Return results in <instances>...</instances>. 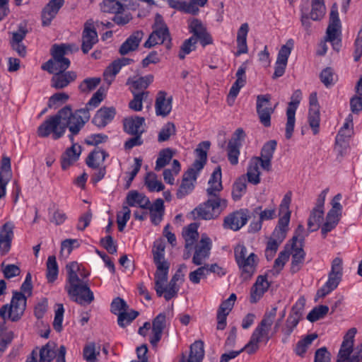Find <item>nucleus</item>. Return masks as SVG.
<instances>
[{
	"mask_svg": "<svg viewBox=\"0 0 362 362\" xmlns=\"http://www.w3.org/2000/svg\"><path fill=\"white\" fill-rule=\"evenodd\" d=\"M89 119L90 114L88 110L79 109L73 112L71 107L66 105L38 127L37 135L40 137H47L52 134V138L54 140L61 138L66 128H69L71 132L69 138L72 142V146L68 148L61 156V165L63 170L68 169L78 160L81 146L74 143V136L79 133Z\"/></svg>",
	"mask_w": 362,
	"mask_h": 362,
	"instance_id": "1",
	"label": "nucleus"
},
{
	"mask_svg": "<svg viewBox=\"0 0 362 362\" xmlns=\"http://www.w3.org/2000/svg\"><path fill=\"white\" fill-rule=\"evenodd\" d=\"M226 207V199L221 198L218 195H211L192 213L195 218L211 220L217 218Z\"/></svg>",
	"mask_w": 362,
	"mask_h": 362,
	"instance_id": "2",
	"label": "nucleus"
},
{
	"mask_svg": "<svg viewBox=\"0 0 362 362\" xmlns=\"http://www.w3.org/2000/svg\"><path fill=\"white\" fill-rule=\"evenodd\" d=\"M276 310L277 308L274 307L269 312L266 313L260 323L252 332L247 345V347L251 348L250 352L259 349V342L265 341V343H267L269 340L270 337L269 336V333L276 315Z\"/></svg>",
	"mask_w": 362,
	"mask_h": 362,
	"instance_id": "3",
	"label": "nucleus"
},
{
	"mask_svg": "<svg viewBox=\"0 0 362 362\" xmlns=\"http://www.w3.org/2000/svg\"><path fill=\"white\" fill-rule=\"evenodd\" d=\"M291 202V193H286L279 206V216L278 224L275 227L271 238L282 243L286 237L288 231V224L290 222L291 211L289 206Z\"/></svg>",
	"mask_w": 362,
	"mask_h": 362,
	"instance_id": "4",
	"label": "nucleus"
},
{
	"mask_svg": "<svg viewBox=\"0 0 362 362\" xmlns=\"http://www.w3.org/2000/svg\"><path fill=\"white\" fill-rule=\"evenodd\" d=\"M65 289L71 299L81 305H89L94 300L93 292L87 281L82 279L66 285Z\"/></svg>",
	"mask_w": 362,
	"mask_h": 362,
	"instance_id": "5",
	"label": "nucleus"
},
{
	"mask_svg": "<svg viewBox=\"0 0 362 362\" xmlns=\"http://www.w3.org/2000/svg\"><path fill=\"white\" fill-rule=\"evenodd\" d=\"M26 307V297L22 292L13 293L11 304L1 307V318L13 322L18 321L23 315Z\"/></svg>",
	"mask_w": 362,
	"mask_h": 362,
	"instance_id": "6",
	"label": "nucleus"
},
{
	"mask_svg": "<svg viewBox=\"0 0 362 362\" xmlns=\"http://www.w3.org/2000/svg\"><path fill=\"white\" fill-rule=\"evenodd\" d=\"M342 260L336 257L332 262L331 271L328 275V280L325 284L317 290L316 296L318 298H324L338 286L342 277Z\"/></svg>",
	"mask_w": 362,
	"mask_h": 362,
	"instance_id": "7",
	"label": "nucleus"
},
{
	"mask_svg": "<svg viewBox=\"0 0 362 362\" xmlns=\"http://www.w3.org/2000/svg\"><path fill=\"white\" fill-rule=\"evenodd\" d=\"M153 32L145 42L144 46L151 48L158 44H165L166 48L170 49L172 47L169 30L163 21L156 20L153 27Z\"/></svg>",
	"mask_w": 362,
	"mask_h": 362,
	"instance_id": "8",
	"label": "nucleus"
},
{
	"mask_svg": "<svg viewBox=\"0 0 362 362\" xmlns=\"http://www.w3.org/2000/svg\"><path fill=\"white\" fill-rule=\"evenodd\" d=\"M245 137V133L244 130L242 128H238L235 131L232 138L228 141L227 146V156L231 165H234L238 163L240 148Z\"/></svg>",
	"mask_w": 362,
	"mask_h": 362,
	"instance_id": "9",
	"label": "nucleus"
},
{
	"mask_svg": "<svg viewBox=\"0 0 362 362\" xmlns=\"http://www.w3.org/2000/svg\"><path fill=\"white\" fill-rule=\"evenodd\" d=\"M271 96L269 94L259 95L257 97V113L260 122L266 127L271 126V115L274 107L270 106Z\"/></svg>",
	"mask_w": 362,
	"mask_h": 362,
	"instance_id": "10",
	"label": "nucleus"
},
{
	"mask_svg": "<svg viewBox=\"0 0 362 362\" xmlns=\"http://www.w3.org/2000/svg\"><path fill=\"white\" fill-rule=\"evenodd\" d=\"M301 99V91L296 90L291 96V101L286 110L287 122L286 124V138L290 139L292 136L295 126V115L296 109Z\"/></svg>",
	"mask_w": 362,
	"mask_h": 362,
	"instance_id": "11",
	"label": "nucleus"
},
{
	"mask_svg": "<svg viewBox=\"0 0 362 362\" xmlns=\"http://www.w3.org/2000/svg\"><path fill=\"white\" fill-rule=\"evenodd\" d=\"M249 218V211L247 209H240L226 216L223 226L224 228L237 231L247 223Z\"/></svg>",
	"mask_w": 362,
	"mask_h": 362,
	"instance_id": "12",
	"label": "nucleus"
},
{
	"mask_svg": "<svg viewBox=\"0 0 362 362\" xmlns=\"http://www.w3.org/2000/svg\"><path fill=\"white\" fill-rule=\"evenodd\" d=\"M341 22L339 18L338 7L336 4L331 8L329 23L327 29V40L332 42L333 45H339L338 36L340 34Z\"/></svg>",
	"mask_w": 362,
	"mask_h": 362,
	"instance_id": "13",
	"label": "nucleus"
},
{
	"mask_svg": "<svg viewBox=\"0 0 362 362\" xmlns=\"http://www.w3.org/2000/svg\"><path fill=\"white\" fill-rule=\"evenodd\" d=\"M189 33L192 34L191 38L194 39L196 43L199 41L202 47H206L213 43L211 35L207 32L206 28L199 20H193L189 26Z\"/></svg>",
	"mask_w": 362,
	"mask_h": 362,
	"instance_id": "14",
	"label": "nucleus"
},
{
	"mask_svg": "<svg viewBox=\"0 0 362 362\" xmlns=\"http://www.w3.org/2000/svg\"><path fill=\"white\" fill-rule=\"evenodd\" d=\"M81 50L87 54L98 41V33L93 25V21L88 20L85 23L82 33Z\"/></svg>",
	"mask_w": 362,
	"mask_h": 362,
	"instance_id": "15",
	"label": "nucleus"
},
{
	"mask_svg": "<svg viewBox=\"0 0 362 362\" xmlns=\"http://www.w3.org/2000/svg\"><path fill=\"white\" fill-rule=\"evenodd\" d=\"M211 249V240L206 235H202L201 240L194 247V254L192 257V262L200 266L204 261L209 258Z\"/></svg>",
	"mask_w": 362,
	"mask_h": 362,
	"instance_id": "16",
	"label": "nucleus"
},
{
	"mask_svg": "<svg viewBox=\"0 0 362 362\" xmlns=\"http://www.w3.org/2000/svg\"><path fill=\"white\" fill-rule=\"evenodd\" d=\"M277 143L275 140L266 142L261 149L260 156H255L252 158H258L262 170L269 172L272 170V160L276 148Z\"/></svg>",
	"mask_w": 362,
	"mask_h": 362,
	"instance_id": "17",
	"label": "nucleus"
},
{
	"mask_svg": "<svg viewBox=\"0 0 362 362\" xmlns=\"http://www.w3.org/2000/svg\"><path fill=\"white\" fill-rule=\"evenodd\" d=\"M198 174L194 168H189L183 174L182 183L176 192L177 199H181L193 191Z\"/></svg>",
	"mask_w": 362,
	"mask_h": 362,
	"instance_id": "18",
	"label": "nucleus"
},
{
	"mask_svg": "<svg viewBox=\"0 0 362 362\" xmlns=\"http://www.w3.org/2000/svg\"><path fill=\"white\" fill-rule=\"evenodd\" d=\"M246 62H244L240 66L235 74L236 81L232 85L228 95V103L229 105H233L235 99L238 95L240 89L246 84Z\"/></svg>",
	"mask_w": 362,
	"mask_h": 362,
	"instance_id": "19",
	"label": "nucleus"
},
{
	"mask_svg": "<svg viewBox=\"0 0 362 362\" xmlns=\"http://www.w3.org/2000/svg\"><path fill=\"white\" fill-rule=\"evenodd\" d=\"M64 0H50L44 7L41 14L42 26H48L64 5Z\"/></svg>",
	"mask_w": 362,
	"mask_h": 362,
	"instance_id": "20",
	"label": "nucleus"
},
{
	"mask_svg": "<svg viewBox=\"0 0 362 362\" xmlns=\"http://www.w3.org/2000/svg\"><path fill=\"white\" fill-rule=\"evenodd\" d=\"M51 86L55 89H62L74 82L76 78V72L68 71L66 72H57L52 74Z\"/></svg>",
	"mask_w": 362,
	"mask_h": 362,
	"instance_id": "21",
	"label": "nucleus"
},
{
	"mask_svg": "<svg viewBox=\"0 0 362 362\" xmlns=\"http://www.w3.org/2000/svg\"><path fill=\"white\" fill-rule=\"evenodd\" d=\"M166 325V315L162 313L158 314L152 322V335L149 341L153 346H156L160 340Z\"/></svg>",
	"mask_w": 362,
	"mask_h": 362,
	"instance_id": "22",
	"label": "nucleus"
},
{
	"mask_svg": "<svg viewBox=\"0 0 362 362\" xmlns=\"http://www.w3.org/2000/svg\"><path fill=\"white\" fill-rule=\"evenodd\" d=\"M211 146V142L209 141H202L199 144L195 149L197 158L194 161L192 166L190 168H194L197 173L203 169L207 161V151Z\"/></svg>",
	"mask_w": 362,
	"mask_h": 362,
	"instance_id": "23",
	"label": "nucleus"
},
{
	"mask_svg": "<svg viewBox=\"0 0 362 362\" xmlns=\"http://www.w3.org/2000/svg\"><path fill=\"white\" fill-rule=\"evenodd\" d=\"M145 124V119L143 117H130L123 121L124 130L129 134H142L145 130L143 126Z\"/></svg>",
	"mask_w": 362,
	"mask_h": 362,
	"instance_id": "24",
	"label": "nucleus"
},
{
	"mask_svg": "<svg viewBox=\"0 0 362 362\" xmlns=\"http://www.w3.org/2000/svg\"><path fill=\"white\" fill-rule=\"evenodd\" d=\"M115 115L116 110L115 107H103L97 111L92 122L98 127H105L114 119Z\"/></svg>",
	"mask_w": 362,
	"mask_h": 362,
	"instance_id": "25",
	"label": "nucleus"
},
{
	"mask_svg": "<svg viewBox=\"0 0 362 362\" xmlns=\"http://www.w3.org/2000/svg\"><path fill=\"white\" fill-rule=\"evenodd\" d=\"M14 228L15 225L11 221H7L1 226V256L7 254L11 250L14 237Z\"/></svg>",
	"mask_w": 362,
	"mask_h": 362,
	"instance_id": "26",
	"label": "nucleus"
},
{
	"mask_svg": "<svg viewBox=\"0 0 362 362\" xmlns=\"http://www.w3.org/2000/svg\"><path fill=\"white\" fill-rule=\"evenodd\" d=\"M27 33L26 30L21 27L16 32L12 33V37L10 40V45L12 49L22 57L26 55V47L23 45V40L25 39Z\"/></svg>",
	"mask_w": 362,
	"mask_h": 362,
	"instance_id": "27",
	"label": "nucleus"
},
{
	"mask_svg": "<svg viewBox=\"0 0 362 362\" xmlns=\"http://www.w3.org/2000/svg\"><path fill=\"white\" fill-rule=\"evenodd\" d=\"M144 36L141 30L134 32L120 46L119 52L121 55H125L130 52L136 50Z\"/></svg>",
	"mask_w": 362,
	"mask_h": 362,
	"instance_id": "28",
	"label": "nucleus"
},
{
	"mask_svg": "<svg viewBox=\"0 0 362 362\" xmlns=\"http://www.w3.org/2000/svg\"><path fill=\"white\" fill-rule=\"evenodd\" d=\"M269 285L266 276H259L251 288L250 303H257L267 291Z\"/></svg>",
	"mask_w": 362,
	"mask_h": 362,
	"instance_id": "29",
	"label": "nucleus"
},
{
	"mask_svg": "<svg viewBox=\"0 0 362 362\" xmlns=\"http://www.w3.org/2000/svg\"><path fill=\"white\" fill-rule=\"evenodd\" d=\"M70 60L68 58H52L42 64V69L48 71L49 74L66 72V69L70 66Z\"/></svg>",
	"mask_w": 362,
	"mask_h": 362,
	"instance_id": "30",
	"label": "nucleus"
},
{
	"mask_svg": "<svg viewBox=\"0 0 362 362\" xmlns=\"http://www.w3.org/2000/svg\"><path fill=\"white\" fill-rule=\"evenodd\" d=\"M155 108L158 116H168L172 110V98L166 99V93L159 91L156 100Z\"/></svg>",
	"mask_w": 362,
	"mask_h": 362,
	"instance_id": "31",
	"label": "nucleus"
},
{
	"mask_svg": "<svg viewBox=\"0 0 362 362\" xmlns=\"http://www.w3.org/2000/svg\"><path fill=\"white\" fill-rule=\"evenodd\" d=\"M126 201L129 206H139L146 209L149 207L150 200L143 193H140L136 190H131L128 192Z\"/></svg>",
	"mask_w": 362,
	"mask_h": 362,
	"instance_id": "32",
	"label": "nucleus"
},
{
	"mask_svg": "<svg viewBox=\"0 0 362 362\" xmlns=\"http://www.w3.org/2000/svg\"><path fill=\"white\" fill-rule=\"evenodd\" d=\"M153 76L148 74L145 76L134 77L127 80V84L131 85V92L135 91V93H141L145 91L148 86L153 82Z\"/></svg>",
	"mask_w": 362,
	"mask_h": 362,
	"instance_id": "33",
	"label": "nucleus"
},
{
	"mask_svg": "<svg viewBox=\"0 0 362 362\" xmlns=\"http://www.w3.org/2000/svg\"><path fill=\"white\" fill-rule=\"evenodd\" d=\"M209 187L206 189L207 196L218 195V193L223 189L221 182V168H216L211 175L208 182Z\"/></svg>",
	"mask_w": 362,
	"mask_h": 362,
	"instance_id": "34",
	"label": "nucleus"
},
{
	"mask_svg": "<svg viewBox=\"0 0 362 362\" xmlns=\"http://www.w3.org/2000/svg\"><path fill=\"white\" fill-rule=\"evenodd\" d=\"M249 31V25L247 23H243L238 30L237 34V46L238 50L235 53L236 56L242 54H246L248 52L247 45V36Z\"/></svg>",
	"mask_w": 362,
	"mask_h": 362,
	"instance_id": "35",
	"label": "nucleus"
},
{
	"mask_svg": "<svg viewBox=\"0 0 362 362\" xmlns=\"http://www.w3.org/2000/svg\"><path fill=\"white\" fill-rule=\"evenodd\" d=\"M13 177L11 159L8 156L1 158V198L6 195V185Z\"/></svg>",
	"mask_w": 362,
	"mask_h": 362,
	"instance_id": "36",
	"label": "nucleus"
},
{
	"mask_svg": "<svg viewBox=\"0 0 362 362\" xmlns=\"http://www.w3.org/2000/svg\"><path fill=\"white\" fill-rule=\"evenodd\" d=\"M109 156V154L103 149L100 148H95L91 151L86 160V165L93 169H98L100 167V163H97V160H101L104 162L106 158Z\"/></svg>",
	"mask_w": 362,
	"mask_h": 362,
	"instance_id": "37",
	"label": "nucleus"
},
{
	"mask_svg": "<svg viewBox=\"0 0 362 362\" xmlns=\"http://www.w3.org/2000/svg\"><path fill=\"white\" fill-rule=\"evenodd\" d=\"M197 229L198 225L196 223H192L182 232L185 240V249H193V246L199 238Z\"/></svg>",
	"mask_w": 362,
	"mask_h": 362,
	"instance_id": "38",
	"label": "nucleus"
},
{
	"mask_svg": "<svg viewBox=\"0 0 362 362\" xmlns=\"http://www.w3.org/2000/svg\"><path fill=\"white\" fill-rule=\"evenodd\" d=\"M258 158H251L249 162L246 176L249 182L257 185L260 182V171Z\"/></svg>",
	"mask_w": 362,
	"mask_h": 362,
	"instance_id": "39",
	"label": "nucleus"
},
{
	"mask_svg": "<svg viewBox=\"0 0 362 362\" xmlns=\"http://www.w3.org/2000/svg\"><path fill=\"white\" fill-rule=\"evenodd\" d=\"M257 257L255 253L250 254L246 258L236 262L243 274H245V278L250 277L255 269V260Z\"/></svg>",
	"mask_w": 362,
	"mask_h": 362,
	"instance_id": "40",
	"label": "nucleus"
},
{
	"mask_svg": "<svg viewBox=\"0 0 362 362\" xmlns=\"http://www.w3.org/2000/svg\"><path fill=\"white\" fill-rule=\"evenodd\" d=\"M303 244H300L298 248L292 249V261L291 264V272L292 273L298 272L305 261V252L303 249Z\"/></svg>",
	"mask_w": 362,
	"mask_h": 362,
	"instance_id": "41",
	"label": "nucleus"
},
{
	"mask_svg": "<svg viewBox=\"0 0 362 362\" xmlns=\"http://www.w3.org/2000/svg\"><path fill=\"white\" fill-rule=\"evenodd\" d=\"M204 356V343L196 341L190 346V353L187 362H202Z\"/></svg>",
	"mask_w": 362,
	"mask_h": 362,
	"instance_id": "42",
	"label": "nucleus"
},
{
	"mask_svg": "<svg viewBox=\"0 0 362 362\" xmlns=\"http://www.w3.org/2000/svg\"><path fill=\"white\" fill-rule=\"evenodd\" d=\"M324 211L313 209L308 221V230L309 232H314L320 228L323 220Z\"/></svg>",
	"mask_w": 362,
	"mask_h": 362,
	"instance_id": "43",
	"label": "nucleus"
},
{
	"mask_svg": "<svg viewBox=\"0 0 362 362\" xmlns=\"http://www.w3.org/2000/svg\"><path fill=\"white\" fill-rule=\"evenodd\" d=\"M127 6L121 1L112 0H103L100 4V11L103 13H115L119 12L120 10L126 8Z\"/></svg>",
	"mask_w": 362,
	"mask_h": 362,
	"instance_id": "44",
	"label": "nucleus"
},
{
	"mask_svg": "<svg viewBox=\"0 0 362 362\" xmlns=\"http://www.w3.org/2000/svg\"><path fill=\"white\" fill-rule=\"evenodd\" d=\"M340 216L328 212L326 216V221L321 228V233L323 238H325L327 234L332 230L338 224Z\"/></svg>",
	"mask_w": 362,
	"mask_h": 362,
	"instance_id": "45",
	"label": "nucleus"
},
{
	"mask_svg": "<svg viewBox=\"0 0 362 362\" xmlns=\"http://www.w3.org/2000/svg\"><path fill=\"white\" fill-rule=\"evenodd\" d=\"M247 189L246 179L244 176L240 177L234 182L232 190V197L234 201H238L241 199Z\"/></svg>",
	"mask_w": 362,
	"mask_h": 362,
	"instance_id": "46",
	"label": "nucleus"
},
{
	"mask_svg": "<svg viewBox=\"0 0 362 362\" xmlns=\"http://www.w3.org/2000/svg\"><path fill=\"white\" fill-rule=\"evenodd\" d=\"M58 264L55 256H49L47 261L46 273L48 282H54L58 276Z\"/></svg>",
	"mask_w": 362,
	"mask_h": 362,
	"instance_id": "47",
	"label": "nucleus"
},
{
	"mask_svg": "<svg viewBox=\"0 0 362 362\" xmlns=\"http://www.w3.org/2000/svg\"><path fill=\"white\" fill-rule=\"evenodd\" d=\"M316 333H313L305 336L303 339L300 340L296 346V354L298 356H303L307 351L308 347L312 342L317 338Z\"/></svg>",
	"mask_w": 362,
	"mask_h": 362,
	"instance_id": "48",
	"label": "nucleus"
},
{
	"mask_svg": "<svg viewBox=\"0 0 362 362\" xmlns=\"http://www.w3.org/2000/svg\"><path fill=\"white\" fill-rule=\"evenodd\" d=\"M54 344L48 342L40 350L39 362H51L54 358L57 357L54 351Z\"/></svg>",
	"mask_w": 362,
	"mask_h": 362,
	"instance_id": "49",
	"label": "nucleus"
},
{
	"mask_svg": "<svg viewBox=\"0 0 362 362\" xmlns=\"http://www.w3.org/2000/svg\"><path fill=\"white\" fill-rule=\"evenodd\" d=\"M326 8L323 0H313L310 18L313 21L320 20L325 14Z\"/></svg>",
	"mask_w": 362,
	"mask_h": 362,
	"instance_id": "50",
	"label": "nucleus"
},
{
	"mask_svg": "<svg viewBox=\"0 0 362 362\" xmlns=\"http://www.w3.org/2000/svg\"><path fill=\"white\" fill-rule=\"evenodd\" d=\"M173 156V151L169 148H165L160 151L158 157L156 162L155 170L156 171L160 170L161 168L165 167L170 163Z\"/></svg>",
	"mask_w": 362,
	"mask_h": 362,
	"instance_id": "51",
	"label": "nucleus"
},
{
	"mask_svg": "<svg viewBox=\"0 0 362 362\" xmlns=\"http://www.w3.org/2000/svg\"><path fill=\"white\" fill-rule=\"evenodd\" d=\"M134 95L133 99L129 102V107L130 109L139 112L142 110L143 100H146L148 95V91H142L141 93H132Z\"/></svg>",
	"mask_w": 362,
	"mask_h": 362,
	"instance_id": "52",
	"label": "nucleus"
},
{
	"mask_svg": "<svg viewBox=\"0 0 362 362\" xmlns=\"http://www.w3.org/2000/svg\"><path fill=\"white\" fill-rule=\"evenodd\" d=\"M139 315V313L134 310H131L129 312L127 310L120 312L118 315L117 323L119 327L124 328L132 323V322L136 319Z\"/></svg>",
	"mask_w": 362,
	"mask_h": 362,
	"instance_id": "53",
	"label": "nucleus"
},
{
	"mask_svg": "<svg viewBox=\"0 0 362 362\" xmlns=\"http://www.w3.org/2000/svg\"><path fill=\"white\" fill-rule=\"evenodd\" d=\"M145 185L150 192H160L164 189L165 186L156 179V174L149 173L145 177Z\"/></svg>",
	"mask_w": 362,
	"mask_h": 362,
	"instance_id": "54",
	"label": "nucleus"
},
{
	"mask_svg": "<svg viewBox=\"0 0 362 362\" xmlns=\"http://www.w3.org/2000/svg\"><path fill=\"white\" fill-rule=\"evenodd\" d=\"M293 45V40L290 39L287 41L286 45L281 47L277 55L276 64L287 65L288 59L291 54Z\"/></svg>",
	"mask_w": 362,
	"mask_h": 362,
	"instance_id": "55",
	"label": "nucleus"
},
{
	"mask_svg": "<svg viewBox=\"0 0 362 362\" xmlns=\"http://www.w3.org/2000/svg\"><path fill=\"white\" fill-rule=\"evenodd\" d=\"M320 121L319 108H310L308 112V122L315 135L319 133Z\"/></svg>",
	"mask_w": 362,
	"mask_h": 362,
	"instance_id": "56",
	"label": "nucleus"
},
{
	"mask_svg": "<svg viewBox=\"0 0 362 362\" xmlns=\"http://www.w3.org/2000/svg\"><path fill=\"white\" fill-rule=\"evenodd\" d=\"M120 69L121 65L119 64V61L115 60L105 70L103 73L104 80L107 81L108 84H111Z\"/></svg>",
	"mask_w": 362,
	"mask_h": 362,
	"instance_id": "57",
	"label": "nucleus"
},
{
	"mask_svg": "<svg viewBox=\"0 0 362 362\" xmlns=\"http://www.w3.org/2000/svg\"><path fill=\"white\" fill-rule=\"evenodd\" d=\"M176 134V127L174 123L167 122L160 129L158 136V141L163 142L169 140L172 135Z\"/></svg>",
	"mask_w": 362,
	"mask_h": 362,
	"instance_id": "58",
	"label": "nucleus"
},
{
	"mask_svg": "<svg viewBox=\"0 0 362 362\" xmlns=\"http://www.w3.org/2000/svg\"><path fill=\"white\" fill-rule=\"evenodd\" d=\"M329 308L327 305H321L315 307L307 315V320L311 322L323 318L328 313Z\"/></svg>",
	"mask_w": 362,
	"mask_h": 362,
	"instance_id": "59",
	"label": "nucleus"
},
{
	"mask_svg": "<svg viewBox=\"0 0 362 362\" xmlns=\"http://www.w3.org/2000/svg\"><path fill=\"white\" fill-rule=\"evenodd\" d=\"M67 272V284L79 281L77 272L80 270V265L76 262H72L66 266Z\"/></svg>",
	"mask_w": 362,
	"mask_h": 362,
	"instance_id": "60",
	"label": "nucleus"
},
{
	"mask_svg": "<svg viewBox=\"0 0 362 362\" xmlns=\"http://www.w3.org/2000/svg\"><path fill=\"white\" fill-rule=\"evenodd\" d=\"M208 267L209 264H205L190 272L189 274V281L194 284H198L201 279L205 278L209 274Z\"/></svg>",
	"mask_w": 362,
	"mask_h": 362,
	"instance_id": "61",
	"label": "nucleus"
},
{
	"mask_svg": "<svg viewBox=\"0 0 362 362\" xmlns=\"http://www.w3.org/2000/svg\"><path fill=\"white\" fill-rule=\"evenodd\" d=\"M112 21L119 26H123L129 23L132 19L133 16L130 12L124 10H120L119 12L114 13Z\"/></svg>",
	"mask_w": 362,
	"mask_h": 362,
	"instance_id": "62",
	"label": "nucleus"
},
{
	"mask_svg": "<svg viewBox=\"0 0 362 362\" xmlns=\"http://www.w3.org/2000/svg\"><path fill=\"white\" fill-rule=\"evenodd\" d=\"M299 321L300 320H297V318L293 317V316L288 317L285 325L281 329V332L285 337V339H283L284 341H286V340L289 337L293 329L298 325Z\"/></svg>",
	"mask_w": 362,
	"mask_h": 362,
	"instance_id": "63",
	"label": "nucleus"
},
{
	"mask_svg": "<svg viewBox=\"0 0 362 362\" xmlns=\"http://www.w3.org/2000/svg\"><path fill=\"white\" fill-rule=\"evenodd\" d=\"M353 347L351 346L341 344L338 356L337 362H352L351 354L353 352Z\"/></svg>",
	"mask_w": 362,
	"mask_h": 362,
	"instance_id": "64",
	"label": "nucleus"
}]
</instances>
